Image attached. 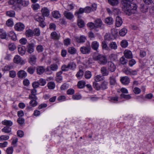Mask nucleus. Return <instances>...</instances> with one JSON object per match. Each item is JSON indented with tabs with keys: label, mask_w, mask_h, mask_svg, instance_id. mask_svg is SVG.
<instances>
[{
	"label": "nucleus",
	"mask_w": 154,
	"mask_h": 154,
	"mask_svg": "<svg viewBox=\"0 0 154 154\" xmlns=\"http://www.w3.org/2000/svg\"><path fill=\"white\" fill-rule=\"evenodd\" d=\"M68 85L67 84L64 83L61 86L60 88L62 90H64L68 88Z\"/></svg>",
	"instance_id": "nucleus-64"
},
{
	"label": "nucleus",
	"mask_w": 154,
	"mask_h": 154,
	"mask_svg": "<svg viewBox=\"0 0 154 154\" xmlns=\"http://www.w3.org/2000/svg\"><path fill=\"white\" fill-rule=\"evenodd\" d=\"M68 64L67 65L64 64L61 66V69L63 71H67L69 70Z\"/></svg>",
	"instance_id": "nucleus-54"
},
{
	"label": "nucleus",
	"mask_w": 154,
	"mask_h": 154,
	"mask_svg": "<svg viewBox=\"0 0 154 154\" xmlns=\"http://www.w3.org/2000/svg\"><path fill=\"white\" fill-rule=\"evenodd\" d=\"M34 32L30 29L27 30L26 31V36L28 38L32 37L34 35Z\"/></svg>",
	"instance_id": "nucleus-26"
},
{
	"label": "nucleus",
	"mask_w": 154,
	"mask_h": 154,
	"mask_svg": "<svg viewBox=\"0 0 154 154\" xmlns=\"http://www.w3.org/2000/svg\"><path fill=\"white\" fill-rule=\"evenodd\" d=\"M25 121L24 119L21 117H19L17 120V122L20 125H22L24 123Z\"/></svg>",
	"instance_id": "nucleus-63"
},
{
	"label": "nucleus",
	"mask_w": 154,
	"mask_h": 154,
	"mask_svg": "<svg viewBox=\"0 0 154 154\" xmlns=\"http://www.w3.org/2000/svg\"><path fill=\"white\" fill-rule=\"evenodd\" d=\"M47 86L49 89H53L55 88V84L54 82H50L48 83Z\"/></svg>",
	"instance_id": "nucleus-37"
},
{
	"label": "nucleus",
	"mask_w": 154,
	"mask_h": 154,
	"mask_svg": "<svg viewBox=\"0 0 154 154\" xmlns=\"http://www.w3.org/2000/svg\"><path fill=\"white\" fill-rule=\"evenodd\" d=\"M85 82L84 81H79L78 82L77 85L79 88H82L85 86Z\"/></svg>",
	"instance_id": "nucleus-33"
},
{
	"label": "nucleus",
	"mask_w": 154,
	"mask_h": 154,
	"mask_svg": "<svg viewBox=\"0 0 154 154\" xmlns=\"http://www.w3.org/2000/svg\"><path fill=\"white\" fill-rule=\"evenodd\" d=\"M127 30L125 28H124L121 29L119 32V34L122 36H125L127 33Z\"/></svg>",
	"instance_id": "nucleus-39"
},
{
	"label": "nucleus",
	"mask_w": 154,
	"mask_h": 154,
	"mask_svg": "<svg viewBox=\"0 0 154 154\" xmlns=\"http://www.w3.org/2000/svg\"><path fill=\"white\" fill-rule=\"evenodd\" d=\"M99 46V43L96 41H94L91 43V47L93 50L97 51Z\"/></svg>",
	"instance_id": "nucleus-13"
},
{
	"label": "nucleus",
	"mask_w": 154,
	"mask_h": 154,
	"mask_svg": "<svg viewBox=\"0 0 154 154\" xmlns=\"http://www.w3.org/2000/svg\"><path fill=\"white\" fill-rule=\"evenodd\" d=\"M7 35L5 32L2 29H0V37L2 39L6 38Z\"/></svg>",
	"instance_id": "nucleus-38"
},
{
	"label": "nucleus",
	"mask_w": 154,
	"mask_h": 154,
	"mask_svg": "<svg viewBox=\"0 0 154 154\" xmlns=\"http://www.w3.org/2000/svg\"><path fill=\"white\" fill-rule=\"evenodd\" d=\"M76 41L79 43H84L86 40L85 37L82 35L81 36L79 37H76L75 38Z\"/></svg>",
	"instance_id": "nucleus-12"
},
{
	"label": "nucleus",
	"mask_w": 154,
	"mask_h": 154,
	"mask_svg": "<svg viewBox=\"0 0 154 154\" xmlns=\"http://www.w3.org/2000/svg\"><path fill=\"white\" fill-rule=\"evenodd\" d=\"M109 3L112 6H117L119 3V0H108Z\"/></svg>",
	"instance_id": "nucleus-29"
},
{
	"label": "nucleus",
	"mask_w": 154,
	"mask_h": 154,
	"mask_svg": "<svg viewBox=\"0 0 154 154\" xmlns=\"http://www.w3.org/2000/svg\"><path fill=\"white\" fill-rule=\"evenodd\" d=\"M6 25L9 27H11L14 25V23L12 18L9 19L6 22Z\"/></svg>",
	"instance_id": "nucleus-45"
},
{
	"label": "nucleus",
	"mask_w": 154,
	"mask_h": 154,
	"mask_svg": "<svg viewBox=\"0 0 154 154\" xmlns=\"http://www.w3.org/2000/svg\"><path fill=\"white\" fill-rule=\"evenodd\" d=\"M114 21L113 18L110 17L106 18L105 20V22L109 25H111L113 23Z\"/></svg>",
	"instance_id": "nucleus-30"
},
{
	"label": "nucleus",
	"mask_w": 154,
	"mask_h": 154,
	"mask_svg": "<svg viewBox=\"0 0 154 154\" xmlns=\"http://www.w3.org/2000/svg\"><path fill=\"white\" fill-rule=\"evenodd\" d=\"M36 59L37 58L35 56L31 55L29 57V62L32 65H35L36 62Z\"/></svg>",
	"instance_id": "nucleus-11"
},
{
	"label": "nucleus",
	"mask_w": 154,
	"mask_h": 154,
	"mask_svg": "<svg viewBox=\"0 0 154 154\" xmlns=\"http://www.w3.org/2000/svg\"><path fill=\"white\" fill-rule=\"evenodd\" d=\"M100 72L103 76H107L109 74V71L105 66H103L101 68Z\"/></svg>",
	"instance_id": "nucleus-16"
},
{
	"label": "nucleus",
	"mask_w": 154,
	"mask_h": 154,
	"mask_svg": "<svg viewBox=\"0 0 154 154\" xmlns=\"http://www.w3.org/2000/svg\"><path fill=\"white\" fill-rule=\"evenodd\" d=\"M108 69L111 72H114L116 69V66L112 62H108Z\"/></svg>",
	"instance_id": "nucleus-14"
},
{
	"label": "nucleus",
	"mask_w": 154,
	"mask_h": 154,
	"mask_svg": "<svg viewBox=\"0 0 154 154\" xmlns=\"http://www.w3.org/2000/svg\"><path fill=\"white\" fill-rule=\"evenodd\" d=\"M52 15L53 17L55 18H59L61 17L60 14L59 12L57 11H54L52 12Z\"/></svg>",
	"instance_id": "nucleus-34"
},
{
	"label": "nucleus",
	"mask_w": 154,
	"mask_h": 154,
	"mask_svg": "<svg viewBox=\"0 0 154 154\" xmlns=\"http://www.w3.org/2000/svg\"><path fill=\"white\" fill-rule=\"evenodd\" d=\"M108 82L106 81L103 82L100 86V89L105 90L106 89Z\"/></svg>",
	"instance_id": "nucleus-36"
},
{
	"label": "nucleus",
	"mask_w": 154,
	"mask_h": 154,
	"mask_svg": "<svg viewBox=\"0 0 154 154\" xmlns=\"http://www.w3.org/2000/svg\"><path fill=\"white\" fill-rule=\"evenodd\" d=\"M34 34L36 36H38L40 35V32L38 28L35 29L34 31Z\"/></svg>",
	"instance_id": "nucleus-52"
},
{
	"label": "nucleus",
	"mask_w": 154,
	"mask_h": 154,
	"mask_svg": "<svg viewBox=\"0 0 154 154\" xmlns=\"http://www.w3.org/2000/svg\"><path fill=\"white\" fill-rule=\"evenodd\" d=\"M41 11L42 15L40 14L36 15L34 17V18L36 21L39 23V26L44 28L46 25L45 22L44 17H48L49 15V11L47 8L44 7L42 8Z\"/></svg>",
	"instance_id": "nucleus-2"
},
{
	"label": "nucleus",
	"mask_w": 154,
	"mask_h": 154,
	"mask_svg": "<svg viewBox=\"0 0 154 154\" xmlns=\"http://www.w3.org/2000/svg\"><path fill=\"white\" fill-rule=\"evenodd\" d=\"M92 12V8L89 6H87L84 8H80L78 11L75 12V15L79 18L80 17V14L84 12L89 13Z\"/></svg>",
	"instance_id": "nucleus-3"
},
{
	"label": "nucleus",
	"mask_w": 154,
	"mask_h": 154,
	"mask_svg": "<svg viewBox=\"0 0 154 154\" xmlns=\"http://www.w3.org/2000/svg\"><path fill=\"white\" fill-rule=\"evenodd\" d=\"M37 74L40 75L43 73L45 70L44 67L41 66H38L36 67Z\"/></svg>",
	"instance_id": "nucleus-18"
},
{
	"label": "nucleus",
	"mask_w": 154,
	"mask_h": 154,
	"mask_svg": "<svg viewBox=\"0 0 154 154\" xmlns=\"http://www.w3.org/2000/svg\"><path fill=\"white\" fill-rule=\"evenodd\" d=\"M124 57L127 59H131L133 58L131 52L130 50H126L124 52Z\"/></svg>",
	"instance_id": "nucleus-15"
},
{
	"label": "nucleus",
	"mask_w": 154,
	"mask_h": 154,
	"mask_svg": "<svg viewBox=\"0 0 154 154\" xmlns=\"http://www.w3.org/2000/svg\"><path fill=\"white\" fill-rule=\"evenodd\" d=\"M35 45L33 43L29 44L26 46V50L27 52L30 54L33 53L34 51Z\"/></svg>",
	"instance_id": "nucleus-7"
},
{
	"label": "nucleus",
	"mask_w": 154,
	"mask_h": 154,
	"mask_svg": "<svg viewBox=\"0 0 154 154\" xmlns=\"http://www.w3.org/2000/svg\"><path fill=\"white\" fill-rule=\"evenodd\" d=\"M140 10L143 12H145L147 11L148 8L146 5L141 4L140 7Z\"/></svg>",
	"instance_id": "nucleus-47"
},
{
	"label": "nucleus",
	"mask_w": 154,
	"mask_h": 154,
	"mask_svg": "<svg viewBox=\"0 0 154 154\" xmlns=\"http://www.w3.org/2000/svg\"><path fill=\"white\" fill-rule=\"evenodd\" d=\"M69 69L72 70H74L76 68V65L74 62H70L68 64Z\"/></svg>",
	"instance_id": "nucleus-24"
},
{
	"label": "nucleus",
	"mask_w": 154,
	"mask_h": 154,
	"mask_svg": "<svg viewBox=\"0 0 154 154\" xmlns=\"http://www.w3.org/2000/svg\"><path fill=\"white\" fill-rule=\"evenodd\" d=\"M6 15L10 17H14L15 15V12L13 11H7L6 12Z\"/></svg>",
	"instance_id": "nucleus-41"
},
{
	"label": "nucleus",
	"mask_w": 154,
	"mask_h": 154,
	"mask_svg": "<svg viewBox=\"0 0 154 154\" xmlns=\"http://www.w3.org/2000/svg\"><path fill=\"white\" fill-rule=\"evenodd\" d=\"M110 84L111 85H114L116 83V80L115 77L113 75L109 77Z\"/></svg>",
	"instance_id": "nucleus-27"
},
{
	"label": "nucleus",
	"mask_w": 154,
	"mask_h": 154,
	"mask_svg": "<svg viewBox=\"0 0 154 154\" xmlns=\"http://www.w3.org/2000/svg\"><path fill=\"white\" fill-rule=\"evenodd\" d=\"M20 2H18L19 4H21V5L23 7H26L29 4V2L27 1H23L20 0Z\"/></svg>",
	"instance_id": "nucleus-44"
},
{
	"label": "nucleus",
	"mask_w": 154,
	"mask_h": 154,
	"mask_svg": "<svg viewBox=\"0 0 154 154\" xmlns=\"http://www.w3.org/2000/svg\"><path fill=\"white\" fill-rule=\"evenodd\" d=\"M123 23V21L122 18L119 16H117L116 18L115 22V26L116 27H119Z\"/></svg>",
	"instance_id": "nucleus-9"
},
{
	"label": "nucleus",
	"mask_w": 154,
	"mask_h": 154,
	"mask_svg": "<svg viewBox=\"0 0 154 154\" xmlns=\"http://www.w3.org/2000/svg\"><path fill=\"white\" fill-rule=\"evenodd\" d=\"M109 47L112 49L114 50L116 49L117 48V45L116 43L114 42H112L109 45Z\"/></svg>",
	"instance_id": "nucleus-48"
},
{
	"label": "nucleus",
	"mask_w": 154,
	"mask_h": 154,
	"mask_svg": "<svg viewBox=\"0 0 154 154\" xmlns=\"http://www.w3.org/2000/svg\"><path fill=\"white\" fill-rule=\"evenodd\" d=\"M102 48L106 50H109V48L105 41H103L102 42Z\"/></svg>",
	"instance_id": "nucleus-57"
},
{
	"label": "nucleus",
	"mask_w": 154,
	"mask_h": 154,
	"mask_svg": "<svg viewBox=\"0 0 154 154\" xmlns=\"http://www.w3.org/2000/svg\"><path fill=\"white\" fill-rule=\"evenodd\" d=\"M50 68L53 71H56L58 68V66L56 64H53L50 66Z\"/></svg>",
	"instance_id": "nucleus-42"
},
{
	"label": "nucleus",
	"mask_w": 154,
	"mask_h": 154,
	"mask_svg": "<svg viewBox=\"0 0 154 154\" xmlns=\"http://www.w3.org/2000/svg\"><path fill=\"white\" fill-rule=\"evenodd\" d=\"M94 60H97L98 63L101 64L105 65L107 62L106 58L105 56L101 54H99L94 57Z\"/></svg>",
	"instance_id": "nucleus-4"
},
{
	"label": "nucleus",
	"mask_w": 154,
	"mask_h": 154,
	"mask_svg": "<svg viewBox=\"0 0 154 154\" xmlns=\"http://www.w3.org/2000/svg\"><path fill=\"white\" fill-rule=\"evenodd\" d=\"M64 15L67 19L69 20H72L74 17V16L72 13L67 11L64 12Z\"/></svg>",
	"instance_id": "nucleus-20"
},
{
	"label": "nucleus",
	"mask_w": 154,
	"mask_h": 154,
	"mask_svg": "<svg viewBox=\"0 0 154 154\" xmlns=\"http://www.w3.org/2000/svg\"><path fill=\"white\" fill-rule=\"evenodd\" d=\"M36 50L38 52H42L44 50L43 46L41 45H38L36 48Z\"/></svg>",
	"instance_id": "nucleus-50"
},
{
	"label": "nucleus",
	"mask_w": 154,
	"mask_h": 154,
	"mask_svg": "<svg viewBox=\"0 0 154 154\" xmlns=\"http://www.w3.org/2000/svg\"><path fill=\"white\" fill-rule=\"evenodd\" d=\"M14 63L17 64L19 63H22L23 60L18 55L15 56L14 59Z\"/></svg>",
	"instance_id": "nucleus-21"
},
{
	"label": "nucleus",
	"mask_w": 154,
	"mask_h": 154,
	"mask_svg": "<svg viewBox=\"0 0 154 154\" xmlns=\"http://www.w3.org/2000/svg\"><path fill=\"white\" fill-rule=\"evenodd\" d=\"M2 130L3 132L5 133H10L11 131V128L8 126H5Z\"/></svg>",
	"instance_id": "nucleus-35"
},
{
	"label": "nucleus",
	"mask_w": 154,
	"mask_h": 154,
	"mask_svg": "<svg viewBox=\"0 0 154 154\" xmlns=\"http://www.w3.org/2000/svg\"><path fill=\"white\" fill-rule=\"evenodd\" d=\"M84 74V72L81 69H80L77 73L76 76V77L79 78L82 77Z\"/></svg>",
	"instance_id": "nucleus-49"
},
{
	"label": "nucleus",
	"mask_w": 154,
	"mask_h": 154,
	"mask_svg": "<svg viewBox=\"0 0 154 154\" xmlns=\"http://www.w3.org/2000/svg\"><path fill=\"white\" fill-rule=\"evenodd\" d=\"M39 83V85L42 86H44L46 83V81L45 79H40L38 81Z\"/></svg>",
	"instance_id": "nucleus-61"
},
{
	"label": "nucleus",
	"mask_w": 154,
	"mask_h": 154,
	"mask_svg": "<svg viewBox=\"0 0 154 154\" xmlns=\"http://www.w3.org/2000/svg\"><path fill=\"white\" fill-rule=\"evenodd\" d=\"M92 75L91 72L89 71H86L85 72V76L86 79H88L91 78Z\"/></svg>",
	"instance_id": "nucleus-46"
},
{
	"label": "nucleus",
	"mask_w": 154,
	"mask_h": 154,
	"mask_svg": "<svg viewBox=\"0 0 154 154\" xmlns=\"http://www.w3.org/2000/svg\"><path fill=\"white\" fill-rule=\"evenodd\" d=\"M105 77L103 75H97L94 77L95 82H100L104 79Z\"/></svg>",
	"instance_id": "nucleus-28"
},
{
	"label": "nucleus",
	"mask_w": 154,
	"mask_h": 154,
	"mask_svg": "<svg viewBox=\"0 0 154 154\" xmlns=\"http://www.w3.org/2000/svg\"><path fill=\"white\" fill-rule=\"evenodd\" d=\"M9 49L11 51H13L16 48V47L14 43L10 44L8 46Z\"/></svg>",
	"instance_id": "nucleus-59"
},
{
	"label": "nucleus",
	"mask_w": 154,
	"mask_h": 154,
	"mask_svg": "<svg viewBox=\"0 0 154 154\" xmlns=\"http://www.w3.org/2000/svg\"><path fill=\"white\" fill-rule=\"evenodd\" d=\"M133 0H121L122 11L126 14L128 16L136 13L137 6L134 3Z\"/></svg>",
	"instance_id": "nucleus-1"
},
{
	"label": "nucleus",
	"mask_w": 154,
	"mask_h": 154,
	"mask_svg": "<svg viewBox=\"0 0 154 154\" xmlns=\"http://www.w3.org/2000/svg\"><path fill=\"white\" fill-rule=\"evenodd\" d=\"M13 148L12 147H8L6 149V152L7 154H12L13 152Z\"/></svg>",
	"instance_id": "nucleus-60"
},
{
	"label": "nucleus",
	"mask_w": 154,
	"mask_h": 154,
	"mask_svg": "<svg viewBox=\"0 0 154 154\" xmlns=\"http://www.w3.org/2000/svg\"><path fill=\"white\" fill-rule=\"evenodd\" d=\"M95 24L96 28H101L102 25L101 20L99 19L96 20L95 21Z\"/></svg>",
	"instance_id": "nucleus-25"
},
{
	"label": "nucleus",
	"mask_w": 154,
	"mask_h": 154,
	"mask_svg": "<svg viewBox=\"0 0 154 154\" xmlns=\"http://www.w3.org/2000/svg\"><path fill=\"white\" fill-rule=\"evenodd\" d=\"M81 16L80 15V17L78 18V25L79 27L80 28H82L85 25V23L84 21L80 19Z\"/></svg>",
	"instance_id": "nucleus-31"
},
{
	"label": "nucleus",
	"mask_w": 154,
	"mask_h": 154,
	"mask_svg": "<svg viewBox=\"0 0 154 154\" xmlns=\"http://www.w3.org/2000/svg\"><path fill=\"white\" fill-rule=\"evenodd\" d=\"M20 4H19L18 2L16 3L13 6V9L15 10H20L21 8V7L20 5Z\"/></svg>",
	"instance_id": "nucleus-58"
},
{
	"label": "nucleus",
	"mask_w": 154,
	"mask_h": 154,
	"mask_svg": "<svg viewBox=\"0 0 154 154\" xmlns=\"http://www.w3.org/2000/svg\"><path fill=\"white\" fill-rule=\"evenodd\" d=\"M77 51L73 47H71L68 48V52L71 54H74L76 53Z\"/></svg>",
	"instance_id": "nucleus-32"
},
{
	"label": "nucleus",
	"mask_w": 154,
	"mask_h": 154,
	"mask_svg": "<svg viewBox=\"0 0 154 154\" xmlns=\"http://www.w3.org/2000/svg\"><path fill=\"white\" fill-rule=\"evenodd\" d=\"M120 97L122 98H123L127 100H129L131 98V97L130 95H126L124 94H121Z\"/></svg>",
	"instance_id": "nucleus-53"
},
{
	"label": "nucleus",
	"mask_w": 154,
	"mask_h": 154,
	"mask_svg": "<svg viewBox=\"0 0 154 154\" xmlns=\"http://www.w3.org/2000/svg\"><path fill=\"white\" fill-rule=\"evenodd\" d=\"M29 98L31 99L29 102L30 106L32 107H35L37 105L38 102L36 100H37L38 98L36 96H34V95L30 94L29 95Z\"/></svg>",
	"instance_id": "nucleus-6"
},
{
	"label": "nucleus",
	"mask_w": 154,
	"mask_h": 154,
	"mask_svg": "<svg viewBox=\"0 0 154 154\" xmlns=\"http://www.w3.org/2000/svg\"><path fill=\"white\" fill-rule=\"evenodd\" d=\"M27 73L23 70H20L17 73V75L19 78H24L27 76Z\"/></svg>",
	"instance_id": "nucleus-22"
},
{
	"label": "nucleus",
	"mask_w": 154,
	"mask_h": 154,
	"mask_svg": "<svg viewBox=\"0 0 154 154\" xmlns=\"http://www.w3.org/2000/svg\"><path fill=\"white\" fill-rule=\"evenodd\" d=\"M125 58L124 56H123L120 58V62L122 64L125 65L127 63L128 60Z\"/></svg>",
	"instance_id": "nucleus-40"
},
{
	"label": "nucleus",
	"mask_w": 154,
	"mask_h": 154,
	"mask_svg": "<svg viewBox=\"0 0 154 154\" xmlns=\"http://www.w3.org/2000/svg\"><path fill=\"white\" fill-rule=\"evenodd\" d=\"M24 25L21 23H18L15 25V29L18 31H23L24 29Z\"/></svg>",
	"instance_id": "nucleus-8"
},
{
	"label": "nucleus",
	"mask_w": 154,
	"mask_h": 154,
	"mask_svg": "<svg viewBox=\"0 0 154 154\" xmlns=\"http://www.w3.org/2000/svg\"><path fill=\"white\" fill-rule=\"evenodd\" d=\"M51 38L54 40H58L60 38V36L56 32H53L51 34Z\"/></svg>",
	"instance_id": "nucleus-19"
},
{
	"label": "nucleus",
	"mask_w": 154,
	"mask_h": 154,
	"mask_svg": "<svg viewBox=\"0 0 154 154\" xmlns=\"http://www.w3.org/2000/svg\"><path fill=\"white\" fill-rule=\"evenodd\" d=\"M93 85L94 88L97 90H99L100 89V86L97 82H94L93 83Z\"/></svg>",
	"instance_id": "nucleus-51"
},
{
	"label": "nucleus",
	"mask_w": 154,
	"mask_h": 154,
	"mask_svg": "<svg viewBox=\"0 0 154 154\" xmlns=\"http://www.w3.org/2000/svg\"><path fill=\"white\" fill-rule=\"evenodd\" d=\"M35 67L30 66L29 67L27 70V72L30 74H32L34 73L35 70Z\"/></svg>",
	"instance_id": "nucleus-43"
},
{
	"label": "nucleus",
	"mask_w": 154,
	"mask_h": 154,
	"mask_svg": "<svg viewBox=\"0 0 154 154\" xmlns=\"http://www.w3.org/2000/svg\"><path fill=\"white\" fill-rule=\"evenodd\" d=\"M18 51L19 54L22 56L24 55L26 52V49L24 46H20L18 47Z\"/></svg>",
	"instance_id": "nucleus-17"
},
{
	"label": "nucleus",
	"mask_w": 154,
	"mask_h": 154,
	"mask_svg": "<svg viewBox=\"0 0 154 154\" xmlns=\"http://www.w3.org/2000/svg\"><path fill=\"white\" fill-rule=\"evenodd\" d=\"M2 125H6V126H8L10 127L13 125L12 122L11 120H4L2 122Z\"/></svg>",
	"instance_id": "nucleus-23"
},
{
	"label": "nucleus",
	"mask_w": 154,
	"mask_h": 154,
	"mask_svg": "<svg viewBox=\"0 0 154 154\" xmlns=\"http://www.w3.org/2000/svg\"><path fill=\"white\" fill-rule=\"evenodd\" d=\"M121 81L123 85H127L130 83V80L128 77L125 76L121 78Z\"/></svg>",
	"instance_id": "nucleus-10"
},
{
	"label": "nucleus",
	"mask_w": 154,
	"mask_h": 154,
	"mask_svg": "<svg viewBox=\"0 0 154 154\" xmlns=\"http://www.w3.org/2000/svg\"><path fill=\"white\" fill-rule=\"evenodd\" d=\"M39 85V83L38 82H34L32 84V86L33 88L35 89L38 88Z\"/></svg>",
	"instance_id": "nucleus-62"
},
{
	"label": "nucleus",
	"mask_w": 154,
	"mask_h": 154,
	"mask_svg": "<svg viewBox=\"0 0 154 154\" xmlns=\"http://www.w3.org/2000/svg\"><path fill=\"white\" fill-rule=\"evenodd\" d=\"M121 46L123 48H125L128 45V42L125 40H123L121 43Z\"/></svg>",
	"instance_id": "nucleus-55"
},
{
	"label": "nucleus",
	"mask_w": 154,
	"mask_h": 154,
	"mask_svg": "<svg viewBox=\"0 0 154 154\" xmlns=\"http://www.w3.org/2000/svg\"><path fill=\"white\" fill-rule=\"evenodd\" d=\"M87 26L91 29H95L96 28L95 23L92 22H89L87 24Z\"/></svg>",
	"instance_id": "nucleus-56"
},
{
	"label": "nucleus",
	"mask_w": 154,
	"mask_h": 154,
	"mask_svg": "<svg viewBox=\"0 0 154 154\" xmlns=\"http://www.w3.org/2000/svg\"><path fill=\"white\" fill-rule=\"evenodd\" d=\"M80 50L83 54H88L91 52V49L89 42L87 43L85 46H83L80 48Z\"/></svg>",
	"instance_id": "nucleus-5"
}]
</instances>
